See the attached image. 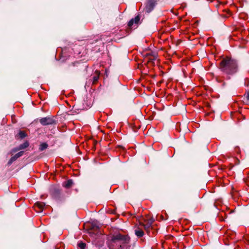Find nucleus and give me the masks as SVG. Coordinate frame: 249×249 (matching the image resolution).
I'll return each mask as SVG.
<instances>
[{
    "instance_id": "obj_1",
    "label": "nucleus",
    "mask_w": 249,
    "mask_h": 249,
    "mask_svg": "<svg viewBox=\"0 0 249 249\" xmlns=\"http://www.w3.org/2000/svg\"><path fill=\"white\" fill-rule=\"evenodd\" d=\"M219 69L224 74L227 75L228 79L230 75L236 73L238 70L237 61L230 57L223 58L219 64Z\"/></svg>"
},
{
    "instance_id": "obj_2",
    "label": "nucleus",
    "mask_w": 249,
    "mask_h": 249,
    "mask_svg": "<svg viewBox=\"0 0 249 249\" xmlns=\"http://www.w3.org/2000/svg\"><path fill=\"white\" fill-rule=\"evenodd\" d=\"M130 238L128 235L118 233L113 235L109 241V249H125L129 244Z\"/></svg>"
},
{
    "instance_id": "obj_3",
    "label": "nucleus",
    "mask_w": 249,
    "mask_h": 249,
    "mask_svg": "<svg viewBox=\"0 0 249 249\" xmlns=\"http://www.w3.org/2000/svg\"><path fill=\"white\" fill-rule=\"evenodd\" d=\"M39 122L43 125H47L55 124V121L53 117H46L42 118Z\"/></svg>"
},
{
    "instance_id": "obj_4",
    "label": "nucleus",
    "mask_w": 249,
    "mask_h": 249,
    "mask_svg": "<svg viewBox=\"0 0 249 249\" xmlns=\"http://www.w3.org/2000/svg\"><path fill=\"white\" fill-rule=\"evenodd\" d=\"M157 3L156 0H146L144 10L147 13H150L155 6Z\"/></svg>"
},
{
    "instance_id": "obj_5",
    "label": "nucleus",
    "mask_w": 249,
    "mask_h": 249,
    "mask_svg": "<svg viewBox=\"0 0 249 249\" xmlns=\"http://www.w3.org/2000/svg\"><path fill=\"white\" fill-rule=\"evenodd\" d=\"M144 223H143L142 222H140V226L142 227L145 231L149 233L150 230L151 228L152 224L153 223V220L151 219L144 220Z\"/></svg>"
},
{
    "instance_id": "obj_6",
    "label": "nucleus",
    "mask_w": 249,
    "mask_h": 249,
    "mask_svg": "<svg viewBox=\"0 0 249 249\" xmlns=\"http://www.w3.org/2000/svg\"><path fill=\"white\" fill-rule=\"evenodd\" d=\"M147 62L151 65H155L156 61L157 63L158 62V60L157 59V54L156 53L149 55L147 58Z\"/></svg>"
},
{
    "instance_id": "obj_7",
    "label": "nucleus",
    "mask_w": 249,
    "mask_h": 249,
    "mask_svg": "<svg viewBox=\"0 0 249 249\" xmlns=\"http://www.w3.org/2000/svg\"><path fill=\"white\" fill-rule=\"evenodd\" d=\"M45 206V203L42 202H37L34 205L35 210L37 212H41L43 211Z\"/></svg>"
},
{
    "instance_id": "obj_8",
    "label": "nucleus",
    "mask_w": 249,
    "mask_h": 249,
    "mask_svg": "<svg viewBox=\"0 0 249 249\" xmlns=\"http://www.w3.org/2000/svg\"><path fill=\"white\" fill-rule=\"evenodd\" d=\"M84 228L85 229L88 231V232L90 236H92L93 234V224L89 222L86 223L84 225Z\"/></svg>"
},
{
    "instance_id": "obj_9",
    "label": "nucleus",
    "mask_w": 249,
    "mask_h": 249,
    "mask_svg": "<svg viewBox=\"0 0 249 249\" xmlns=\"http://www.w3.org/2000/svg\"><path fill=\"white\" fill-rule=\"evenodd\" d=\"M24 154L23 151H20L17 153L15 156H13L9 160L8 164H11L13 162L15 161L18 158L22 156Z\"/></svg>"
},
{
    "instance_id": "obj_10",
    "label": "nucleus",
    "mask_w": 249,
    "mask_h": 249,
    "mask_svg": "<svg viewBox=\"0 0 249 249\" xmlns=\"http://www.w3.org/2000/svg\"><path fill=\"white\" fill-rule=\"evenodd\" d=\"M140 20V17L139 15H137L134 18L131 19L128 23V26L129 27H131L134 23L136 24H138Z\"/></svg>"
},
{
    "instance_id": "obj_11",
    "label": "nucleus",
    "mask_w": 249,
    "mask_h": 249,
    "mask_svg": "<svg viewBox=\"0 0 249 249\" xmlns=\"http://www.w3.org/2000/svg\"><path fill=\"white\" fill-rule=\"evenodd\" d=\"M135 233L138 237H141L144 235L142 230L139 227H137L135 229Z\"/></svg>"
},
{
    "instance_id": "obj_12",
    "label": "nucleus",
    "mask_w": 249,
    "mask_h": 249,
    "mask_svg": "<svg viewBox=\"0 0 249 249\" xmlns=\"http://www.w3.org/2000/svg\"><path fill=\"white\" fill-rule=\"evenodd\" d=\"M29 143L28 142H25L22 144H21L17 149H14L13 150V152H15L18 150H21L27 148L29 146Z\"/></svg>"
},
{
    "instance_id": "obj_13",
    "label": "nucleus",
    "mask_w": 249,
    "mask_h": 249,
    "mask_svg": "<svg viewBox=\"0 0 249 249\" xmlns=\"http://www.w3.org/2000/svg\"><path fill=\"white\" fill-rule=\"evenodd\" d=\"M104 236H105L104 235H103V234H101L99 235V239L96 241V245L98 244V246L101 247L103 245L104 243V238H105Z\"/></svg>"
},
{
    "instance_id": "obj_14",
    "label": "nucleus",
    "mask_w": 249,
    "mask_h": 249,
    "mask_svg": "<svg viewBox=\"0 0 249 249\" xmlns=\"http://www.w3.org/2000/svg\"><path fill=\"white\" fill-rule=\"evenodd\" d=\"M72 183H73V182H72V180L69 179V180H67V181L63 183V185L65 187H66L67 188H69L71 186Z\"/></svg>"
},
{
    "instance_id": "obj_15",
    "label": "nucleus",
    "mask_w": 249,
    "mask_h": 249,
    "mask_svg": "<svg viewBox=\"0 0 249 249\" xmlns=\"http://www.w3.org/2000/svg\"><path fill=\"white\" fill-rule=\"evenodd\" d=\"M100 75V72L99 71H94V84L97 82Z\"/></svg>"
},
{
    "instance_id": "obj_16",
    "label": "nucleus",
    "mask_w": 249,
    "mask_h": 249,
    "mask_svg": "<svg viewBox=\"0 0 249 249\" xmlns=\"http://www.w3.org/2000/svg\"><path fill=\"white\" fill-rule=\"evenodd\" d=\"M77 246L80 249H85L86 247V243L81 242L79 243Z\"/></svg>"
},
{
    "instance_id": "obj_17",
    "label": "nucleus",
    "mask_w": 249,
    "mask_h": 249,
    "mask_svg": "<svg viewBox=\"0 0 249 249\" xmlns=\"http://www.w3.org/2000/svg\"><path fill=\"white\" fill-rule=\"evenodd\" d=\"M48 146V145L45 143H42L40 145V147H39V149L41 150V151H43L44 150V149H45L46 148H47Z\"/></svg>"
},
{
    "instance_id": "obj_18",
    "label": "nucleus",
    "mask_w": 249,
    "mask_h": 249,
    "mask_svg": "<svg viewBox=\"0 0 249 249\" xmlns=\"http://www.w3.org/2000/svg\"><path fill=\"white\" fill-rule=\"evenodd\" d=\"M18 135L21 139H23L26 136V133L24 131H19Z\"/></svg>"
},
{
    "instance_id": "obj_19",
    "label": "nucleus",
    "mask_w": 249,
    "mask_h": 249,
    "mask_svg": "<svg viewBox=\"0 0 249 249\" xmlns=\"http://www.w3.org/2000/svg\"><path fill=\"white\" fill-rule=\"evenodd\" d=\"M245 97H246L247 101H249V92L247 93V94L245 95Z\"/></svg>"
},
{
    "instance_id": "obj_20",
    "label": "nucleus",
    "mask_w": 249,
    "mask_h": 249,
    "mask_svg": "<svg viewBox=\"0 0 249 249\" xmlns=\"http://www.w3.org/2000/svg\"><path fill=\"white\" fill-rule=\"evenodd\" d=\"M96 143H97V141H95L94 140V145H95Z\"/></svg>"
},
{
    "instance_id": "obj_21",
    "label": "nucleus",
    "mask_w": 249,
    "mask_h": 249,
    "mask_svg": "<svg viewBox=\"0 0 249 249\" xmlns=\"http://www.w3.org/2000/svg\"><path fill=\"white\" fill-rule=\"evenodd\" d=\"M94 232H95V231H96V229H95V226L94 225Z\"/></svg>"
},
{
    "instance_id": "obj_22",
    "label": "nucleus",
    "mask_w": 249,
    "mask_h": 249,
    "mask_svg": "<svg viewBox=\"0 0 249 249\" xmlns=\"http://www.w3.org/2000/svg\"><path fill=\"white\" fill-rule=\"evenodd\" d=\"M94 239H95L96 240H97V238H95V236L94 237Z\"/></svg>"
}]
</instances>
